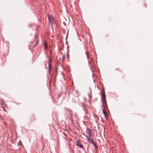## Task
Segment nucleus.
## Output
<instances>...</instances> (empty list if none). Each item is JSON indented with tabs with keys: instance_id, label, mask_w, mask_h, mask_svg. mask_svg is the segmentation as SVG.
<instances>
[{
	"instance_id": "f257e3e1",
	"label": "nucleus",
	"mask_w": 153,
	"mask_h": 153,
	"mask_svg": "<svg viewBox=\"0 0 153 153\" xmlns=\"http://www.w3.org/2000/svg\"><path fill=\"white\" fill-rule=\"evenodd\" d=\"M101 101L102 102V106L104 107V106L103 105V103L104 104H106V101L105 98V93L104 92L103 94L101 93Z\"/></svg>"
},
{
	"instance_id": "f03ea898",
	"label": "nucleus",
	"mask_w": 153,
	"mask_h": 153,
	"mask_svg": "<svg viewBox=\"0 0 153 153\" xmlns=\"http://www.w3.org/2000/svg\"><path fill=\"white\" fill-rule=\"evenodd\" d=\"M48 19L52 27L54 25H55L56 22L55 21L54 19L52 16H48Z\"/></svg>"
},
{
	"instance_id": "7ed1b4c3",
	"label": "nucleus",
	"mask_w": 153,
	"mask_h": 153,
	"mask_svg": "<svg viewBox=\"0 0 153 153\" xmlns=\"http://www.w3.org/2000/svg\"><path fill=\"white\" fill-rule=\"evenodd\" d=\"M48 67H49V70H48V72L49 74H50L51 71V60L50 59V58L48 57Z\"/></svg>"
},
{
	"instance_id": "20e7f679",
	"label": "nucleus",
	"mask_w": 153,
	"mask_h": 153,
	"mask_svg": "<svg viewBox=\"0 0 153 153\" xmlns=\"http://www.w3.org/2000/svg\"><path fill=\"white\" fill-rule=\"evenodd\" d=\"M76 145L80 148L83 149V146L80 140H78L76 142Z\"/></svg>"
},
{
	"instance_id": "39448f33",
	"label": "nucleus",
	"mask_w": 153,
	"mask_h": 153,
	"mask_svg": "<svg viewBox=\"0 0 153 153\" xmlns=\"http://www.w3.org/2000/svg\"><path fill=\"white\" fill-rule=\"evenodd\" d=\"M88 142L90 143H93V141H94L93 140H92L91 139V137H89L88 138Z\"/></svg>"
},
{
	"instance_id": "423d86ee",
	"label": "nucleus",
	"mask_w": 153,
	"mask_h": 153,
	"mask_svg": "<svg viewBox=\"0 0 153 153\" xmlns=\"http://www.w3.org/2000/svg\"><path fill=\"white\" fill-rule=\"evenodd\" d=\"M102 112H103V114L105 116H106L107 115V113L106 112L104 109V108L102 109Z\"/></svg>"
},
{
	"instance_id": "0eeeda50",
	"label": "nucleus",
	"mask_w": 153,
	"mask_h": 153,
	"mask_svg": "<svg viewBox=\"0 0 153 153\" xmlns=\"http://www.w3.org/2000/svg\"><path fill=\"white\" fill-rule=\"evenodd\" d=\"M88 134H89V137H91L92 133L91 132V130L90 129H89L88 130Z\"/></svg>"
},
{
	"instance_id": "6e6552de",
	"label": "nucleus",
	"mask_w": 153,
	"mask_h": 153,
	"mask_svg": "<svg viewBox=\"0 0 153 153\" xmlns=\"http://www.w3.org/2000/svg\"><path fill=\"white\" fill-rule=\"evenodd\" d=\"M92 144H93L95 147L96 148H97V145L96 143L94 142V141H93V143H92Z\"/></svg>"
},
{
	"instance_id": "1a4fd4ad",
	"label": "nucleus",
	"mask_w": 153,
	"mask_h": 153,
	"mask_svg": "<svg viewBox=\"0 0 153 153\" xmlns=\"http://www.w3.org/2000/svg\"><path fill=\"white\" fill-rule=\"evenodd\" d=\"M65 110L67 111H69L70 112H71L72 111L71 109H69V108H67L66 107L65 108Z\"/></svg>"
},
{
	"instance_id": "9d476101",
	"label": "nucleus",
	"mask_w": 153,
	"mask_h": 153,
	"mask_svg": "<svg viewBox=\"0 0 153 153\" xmlns=\"http://www.w3.org/2000/svg\"><path fill=\"white\" fill-rule=\"evenodd\" d=\"M44 45L45 47V49H47V44L46 43H45L44 44Z\"/></svg>"
},
{
	"instance_id": "9b49d317",
	"label": "nucleus",
	"mask_w": 153,
	"mask_h": 153,
	"mask_svg": "<svg viewBox=\"0 0 153 153\" xmlns=\"http://www.w3.org/2000/svg\"><path fill=\"white\" fill-rule=\"evenodd\" d=\"M20 144L21 145H22V144L21 141L20 140H19L18 143L17 145L18 146H20Z\"/></svg>"
},
{
	"instance_id": "f8f14e48",
	"label": "nucleus",
	"mask_w": 153,
	"mask_h": 153,
	"mask_svg": "<svg viewBox=\"0 0 153 153\" xmlns=\"http://www.w3.org/2000/svg\"><path fill=\"white\" fill-rule=\"evenodd\" d=\"M70 117H71V118L72 119V113L71 112H70Z\"/></svg>"
},
{
	"instance_id": "ddd939ff",
	"label": "nucleus",
	"mask_w": 153,
	"mask_h": 153,
	"mask_svg": "<svg viewBox=\"0 0 153 153\" xmlns=\"http://www.w3.org/2000/svg\"><path fill=\"white\" fill-rule=\"evenodd\" d=\"M64 57H65V56H64L63 57V59H64Z\"/></svg>"
},
{
	"instance_id": "4468645a",
	"label": "nucleus",
	"mask_w": 153,
	"mask_h": 153,
	"mask_svg": "<svg viewBox=\"0 0 153 153\" xmlns=\"http://www.w3.org/2000/svg\"><path fill=\"white\" fill-rule=\"evenodd\" d=\"M76 114H75V117H76Z\"/></svg>"
},
{
	"instance_id": "2eb2a0df",
	"label": "nucleus",
	"mask_w": 153,
	"mask_h": 153,
	"mask_svg": "<svg viewBox=\"0 0 153 153\" xmlns=\"http://www.w3.org/2000/svg\"><path fill=\"white\" fill-rule=\"evenodd\" d=\"M86 56L87 58H88V55H87V54H86Z\"/></svg>"
},
{
	"instance_id": "dca6fc26",
	"label": "nucleus",
	"mask_w": 153,
	"mask_h": 153,
	"mask_svg": "<svg viewBox=\"0 0 153 153\" xmlns=\"http://www.w3.org/2000/svg\"><path fill=\"white\" fill-rule=\"evenodd\" d=\"M38 42H37V43H36V45H37L38 44Z\"/></svg>"
},
{
	"instance_id": "f3484780",
	"label": "nucleus",
	"mask_w": 153,
	"mask_h": 153,
	"mask_svg": "<svg viewBox=\"0 0 153 153\" xmlns=\"http://www.w3.org/2000/svg\"><path fill=\"white\" fill-rule=\"evenodd\" d=\"M76 92H78V91H76Z\"/></svg>"
},
{
	"instance_id": "a211bd4d",
	"label": "nucleus",
	"mask_w": 153,
	"mask_h": 153,
	"mask_svg": "<svg viewBox=\"0 0 153 153\" xmlns=\"http://www.w3.org/2000/svg\"><path fill=\"white\" fill-rule=\"evenodd\" d=\"M90 92H91V89H90Z\"/></svg>"
}]
</instances>
